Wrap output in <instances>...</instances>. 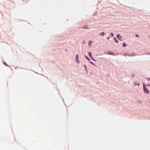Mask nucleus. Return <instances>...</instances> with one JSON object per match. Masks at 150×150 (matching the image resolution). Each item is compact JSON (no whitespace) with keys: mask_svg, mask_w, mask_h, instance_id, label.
Listing matches in <instances>:
<instances>
[{"mask_svg":"<svg viewBox=\"0 0 150 150\" xmlns=\"http://www.w3.org/2000/svg\"><path fill=\"white\" fill-rule=\"evenodd\" d=\"M93 43V42L91 41H89V42L88 44L89 45H91Z\"/></svg>","mask_w":150,"mask_h":150,"instance_id":"nucleus-6","label":"nucleus"},{"mask_svg":"<svg viewBox=\"0 0 150 150\" xmlns=\"http://www.w3.org/2000/svg\"><path fill=\"white\" fill-rule=\"evenodd\" d=\"M117 38L121 41L122 40V39H123V38L119 34H117Z\"/></svg>","mask_w":150,"mask_h":150,"instance_id":"nucleus-3","label":"nucleus"},{"mask_svg":"<svg viewBox=\"0 0 150 150\" xmlns=\"http://www.w3.org/2000/svg\"><path fill=\"white\" fill-rule=\"evenodd\" d=\"M122 46L123 47H125L126 46V44L125 43H123Z\"/></svg>","mask_w":150,"mask_h":150,"instance_id":"nucleus-9","label":"nucleus"},{"mask_svg":"<svg viewBox=\"0 0 150 150\" xmlns=\"http://www.w3.org/2000/svg\"><path fill=\"white\" fill-rule=\"evenodd\" d=\"M143 88L144 91L145 93H149V91L146 88L145 85L144 83L143 84Z\"/></svg>","mask_w":150,"mask_h":150,"instance_id":"nucleus-1","label":"nucleus"},{"mask_svg":"<svg viewBox=\"0 0 150 150\" xmlns=\"http://www.w3.org/2000/svg\"><path fill=\"white\" fill-rule=\"evenodd\" d=\"M99 35L100 36H103L105 35V33L104 32H103L100 33Z\"/></svg>","mask_w":150,"mask_h":150,"instance_id":"nucleus-5","label":"nucleus"},{"mask_svg":"<svg viewBox=\"0 0 150 150\" xmlns=\"http://www.w3.org/2000/svg\"><path fill=\"white\" fill-rule=\"evenodd\" d=\"M148 79L150 81V78H149Z\"/></svg>","mask_w":150,"mask_h":150,"instance_id":"nucleus-15","label":"nucleus"},{"mask_svg":"<svg viewBox=\"0 0 150 150\" xmlns=\"http://www.w3.org/2000/svg\"><path fill=\"white\" fill-rule=\"evenodd\" d=\"M83 28H86V29H89L88 28H87V27H86V26H84V27Z\"/></svg>","mask_w":150,"mask_h":150,"instance_id":"nucleus-11","label":"nucleus"},{"mask_svg":"<svg viewBox=\"0 0 150 150\" xmlns=\"http://www.w3.org/2000/svg\"><path fill=\"white\" fill-rule=\"evenodd\" d=\"M136 36L137 38H139V35L138 34H137L136 35Z\"/></svg>","mask_w":150,"mask_h":150,"instance_id":"nucleus-10","label":"nucleus"},{"mask_svg":"<svg viewBox=\"0 0 150 150\" xmlns=\"http://www.w3.org/2000/svg\"><path fill=\"white\" fill-rule=\"evenodd\" d=\"M108 54L110 55H114V54H113V52H109L108 53Z\"/></svg>","mask_w":150,"mask_h":150,"instance_id":"nucleus-8","label":"nucleus"},{"mask_svg":"<svg viewBox=\"0 0 150 150\" xmlns=\"http://www.w3.org/2000/svg\"><path fill=\"white\" fill-rule=\"evenodd\" d=\"M79 56L78 54H77L76 56V62L77 63L79 64L80 63L79 61Z\"/></svg>","mask_w":150,"mask_h":150,"instance_id":"nucleus-2","label":"nucleus"},{"mask_svg":"<svg viewBox=\"0 0 150 150\" xmlns=\"http://www.w3.org/2000/svg\"><path fill=\"white\" fill-rule=\"evenodd\" d=\"M86 58L88 60H90V59L86 56Z\"/></svg>","mask_w":150,"mask_h":150,"instance_id":"nucleus-12","label":"nucleus"},{"mask_svg":"<svg viewBox=\"0 0 150 150\" xmlns=\"http://www.w3.org/2000/svg\"><path fill=\"white\" fill-rule=\"evenodd\" d=\"M114 39L115 40V42H117V43L118 42V41L116 39V38H114Z\"/></svg>","mask_w":150,"mask_h":150,"instance_id":"nucleus-7","label":"nucleus"},{"mask_svg":"<svg viewBox=\"0 0 150 150\" xmlns=\"http://www.w3.org/2000/svg\"><path fill=\"white\" fill-rule=\"evenodd\" d=\"M147 86H150V85H149V84H147Z\"/></svg>","mask_w":150,"mask_h":150,"instance_id":"nucleus-16","label":"nucleus"},{"mask_svg":"<svg viewBox=\"0 0 150 150\" xmlns=\"http://www.w3.org/2000/svg\"><path fill=\"white\" fill-rule=\"evenodd\" d=\"M88 55H89V57L91 58V59L93 60H94L92 57V54L91 52H88Z\"/></svg>","mask_w":150,"mask_h":150,"instance_id":"nucleus-4","label":"nucleus"},{"mask_svg":"<svg viewBox=\"0 0 150 150\" xmlns=\"http://www.w3.org/2000/svg\"><path fill=\"white\" fill-rule=\"evenodd\" d=\"M139 84H140L139 83H138V85H137L139 86Z\"/></svg>","mask_w":150,"mask_h":150,"instance_id":"nucleus-14","label":"nucleus"},{"mask_svg":"<svg viewBox=\"0 0 150 150\" xmlns=\"http://www.w3.org/2000/svg\"><path fill=\"white\" fill-rule=\"evenodd\" d=\"M111 36L112 37H113L114 36V34L112 33H111Z\"/></svg>","mask_w":150,"mask_h":150,"instance_id":"nucleus-13","label":"nucleus"}]
</instances>
